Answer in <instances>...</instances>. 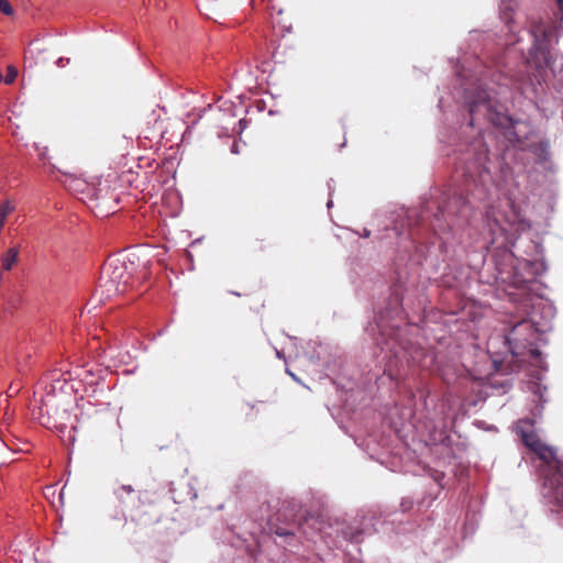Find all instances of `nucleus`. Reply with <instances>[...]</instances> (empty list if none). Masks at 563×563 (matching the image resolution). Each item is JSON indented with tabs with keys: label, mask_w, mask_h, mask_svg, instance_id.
<instances>
[{
	"label": "nucleus",
	"mask_w": 563,
	"mask_h": 563,
	"mask_svg": "<svg viewBox=\"0 0 563 563\" xmlns=\"http://www.w3.org/2000/svg\"><path fill=\"white\" fill-rule=\"evenodd\" d=\"M533 426L532 420L521 419L517 423V431L523 444L543 462L541 474L545 498L563 511V459L552 446L541 442Z\"/></svg>",
	"instance_id": "nucleus-1"
},
{
	"label": "nucleus",
	"mask_w": 563,
	"mask_h": 563,
	"mask_svg": "<svg viewBox=\"0 0 563 563\" xmlns=\"http://www.w3.org/2000/svg\"><path fill=\"white\" fill-rule=\"evenodd\" d=\"M147 268L144 266L136 272V264L130 257L128 260L110 257L108 258L100 273L96 295L100 300H110L119 295L125 294L133 287L135 279H145Z\"/></svg>",
	"instance_id": "nucleus-2"
},
{
	"label": "nucleus",
	"mask_w": 563,
	"mask_h": 563,
	"mask_svg": "<svg viewBox=\"0 0 563 563\" xmlns=\"http://www.w3.org/2000/svg\"><path fill=\"white\" fill-rule=\"evenodd\" d=\"M486 150H482L476 154L473 161L465 164L463 168V177L466 184H474L475 186H484L490 179V172L486 165L487 163Z\"/></svg>",
	"instance_id": "nucleus-3"
},
{
	"label": "nucleus",
	"mask_w": 563,
	"mask_h": 563,
	"mask_svg": "<svg viewBox=\"0 0 563 563\" xmlns=\"http://www.w3.org/2000/svg\"><path fill=\"white\" fill-rule=\"evenodd\" d=\"M533 338L534 329L532 324L527 320H522L511 328L506 336V341L514 355H521L522 352L519 350L530 344Z\"/></svg>",
	"instance_id": "nucleus-4"
},
{
	"label": "nucleus",
	"mask_w": 563,
	"mask_h": 563,
	"mask_svg": "<svg viewBox=\"0 0 563 563\" xmlns=\"http://www.w3.org/2000/svg\"><path fill=\"white\" fill-rule=\"evenodd\" d=\"M486 223L492 234V243H496L498 236H504L508 232V219L504 212L496 206H490L486 210Z\"/></svg>",
	"instance_id": "nucleus-5"
},
{
	"label": "nucleus",
	"mask_w": 563,
	"mask_h": 563,
	"mask_svg": "<svg viewBox=\"0 0 563 563\" xmlns=\"http://www.w3.org/2000/svg\"><path fill=\"white\" fill-rule=\"evenodd\" d=\"M19 250L16 247H11L7 251V253L2 257V266L5 271H10L12 266L18 261Z\"/></svg>",
	"instance_id": "nucleus-6"
},
{
	"label": "nucleus",
	"mask_w": 563,
	"mask_h": 563,
	"mask_svg": "<svg viewBox=\"0 0 563 563\" xmlns=\"http://www.w3.org/2000/svg\"><path fill=\"white\" fill-rule=\"evenodd\" d=\"M14 210H15V205L11 200H5L0 206L1 220H7L8 216H10Z\"/></svg>",
	"instance_id": "nucleus-7"
},
{
	"label": "nucleus",
	"mask_w": 563,
	"mask_h": 563,
	"mask_svg": "<svg viewBox=\"0 0 563 563\" xmlns=\"http://www.w3.org/2000/svg\"><path fill=\"white\" fill-rule=\"evenodd\" d=\"M134 493V489L130 485H121L115 489L117 497L123 501L124 495H131Z\"/></svg>",
	"instance_id": "nucleus-8"
},
{
	"label": "nucleus",
	"mask_w": 563,
	"mask_h": 563,
	"mask_svg": "<svg viewBox=\"0 0 563 563\" xmlns=\"http://www.w3.org/2000/svg\"><path fill=\"white\" fill-rule=\"evenodd\" d=\"M16 76H18V70H16V68H15V67H13V66H9V67H8V70H7L5 78H4V82H5L7 85L12 84V82L15 80Z\"/></svg>",
	"instance_id": "nucleus-9"
},
{
	"label": "nucleus",
	"mask_w": 563,
	"mask_h": 563,
	"mask_svg": "<svg viewBox=\"0 0 563 563\" xmlns=\"http://www.w3.org/2000/svg\"><path fill=\"white\" fill-rule=\"evenodd\" d=\"M272 531L279 537H292L294 536V532L291 530H288L286 528L279 527V526L272 527Z\"/></svg>",
	"instance_id": "nucleus-10"
},
{
	"label": "nucleus",
	"mask_w": 563,
	"mask_h": 563,
	"mask_svg": "<svg viewBox=\"0 0 563 563\" xmlns=\"http://www.w3.org/2000/svg\"><path fill=\"white\" fill-rule=\"evenodd\" d=\"M0 11L5 15L13 14V8L8 0H0Z\"/></svg>",
	"instance_id": "nucleus-11"
},
{
	"label": "nucleus",
	"mask_w": 563,
	"mask_h": 563,
	"mask_svg": "<svg viewBox=\"0 0 563 563\" xmlns=\"http://www.w3.org/2000/svg\"><path fill=\"white\" fill-rule=\"evenodd\" d=\"M530 353L533 356H539L541 354V352L539 350H537V349L530 350Z\"/></svg>",
	"instance_id": "nucleus-12"
},
{
	"label": "nucleus",
	"mask_w": 563,
	"mask_h": 563,
	"mask_svg": "<svg viewBox=\"0 0 563 563\" xmlns=\"http://www.w3.org/2000/svg\"><path fill=\"white\" fill-rule=\"evenodd\" d=\"M560 11L563 13V0H556Z\"/></svg>",
	"instance_id": "nucleus-13"
},
{
	"label": "nucleus",
	"mask_w": 563,
	"mask_h": 563,
	"mask_svg": "<svg viewBox=\"0 0 563 563\" xmlns=\"http://www.w3.org/2000/svg\"><path fill=\"white\" fill-rule=\"evenodd\" d=\"M476 107H477V106H476V103H472V104H471V107H470V112H471V114H473V113H474V111H475Z\"/></svg>",
	"instance_id": "nucleus-14"
}]
</instances>
